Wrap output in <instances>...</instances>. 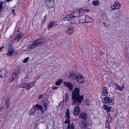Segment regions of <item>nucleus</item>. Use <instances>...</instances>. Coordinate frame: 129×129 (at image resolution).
<instances>
[{"mask_svg": "<svg viewBox=\"0 0 129 129\" xmlns=\"http://www.w3.org/2000/svg\"><path fill=\"white\" fill-rule=\"evenodd\" d=\"M35 84V82H31L29 83H26L25 88L27 90H29L31 87H34Z\"/></svg>", "mask_w": 129, "mask_h": 129, "instance_id": "9b49d317", "label": "nucleus"}, {"mask_svg": "<svg viewBox=\"0 0 129 129\" xmlns=\"http://www.w3.org/2000/svg\"><path fill=\"white\" fill-rule=\"evenodd\" d=\"M1 71L2 74L1 77H5L6 76V74L7 73L6 70L5 69H3Z\"/></svg>", "mask_w": 129, "mask_h": 129, "instance_id": "393cba45", "label": "nucleus"}, {"mask_svg": "<svg viewBox=\"0 0 129 129\" xmlns=\"http://www.w3.org/2000/svg\"><path fill=\"white\" fill-rule=\"evenodd\" d=\"M121 6V4L117 2H114V5L111 6V8L113 10H115L116 9H119Z\"/></svg>", "mask_w": 129, "mask_h": 129, "instance_id": "6e6552de", "label": "nucleus"}, {"mask_svg": "<svg viewBox=\"0 0 129 129\" xmlns=\"http://www.w3.org/2000/svg\"><path fill=\"white\" fill-rule=\"evenodd\" d=\"M81 10L82 11V12H84V11H85V10H83V9H79V10Z\"/></svg>", "mask_w": 129, "mask_h": 129, "instance_id": "3c124183", "label": "nucleus"}, {"mask_svg": "<svg viewBox=\"0 0 129 129\" xmlns=\"http://www.w3.org/2000/svg\"><path fill=\"white\" fill-rule=\"evenodd\" d=\"M102 93L103 95L104 96H106L108 95V93L106 87H104L103 88Z\"/></svg>", "mask_w": 129, "mask_h": 129, "instance_id": "6ab92c4d", "label": "nucleus"}, {"mask_svg": "<svg viewBox=\"0 0 129 129\" xmlns=\"http://www.w3.org/2000/svg\"><path fill=\"white\" fill-rule=\"evenodd\" d=\"M65 101L66 102L68 101V98L69 97L67 93H66L65 94Z\"/></svg>", "mask_w": 129, "mask_h": 129, "instance_id": "4c0bfd02", "label": "nucleus"}, {"mask_svg": "<svg viewBox=\"0 0 129 129\" xmlns=\"http://www.w3.org/2000/svg\"><path fill=\"white\" fill-rule=\"evenodd\" d=\"M66 117L67 118H70L69 115V110L68 109L66 113Z\"/></svg>", "mask_w": 129, "mask_h": 129, "instance_id": "f704fd0d", "label": "nucleus"}, {"mask_svg": "<svg viewBox=\"0 0 129 129\" xmlns=\"http://www.w3.org/2000/svg\"><path fill=\"white\" fill-rule=\"evenodd\" d=\"M85 103L86 106H88L91 104V102L90 100L87 99L85 101Z\"/></svg>", "mask_w": 129, "mask_h": 129, "instance_id": "7c9ffc66", "label": "nucleus"}, {"mask_svg": "<svg viewBox=\"0 0 129 129\" xmlns=\"http://www.w3.org/2000/svg\"><path fill=\"white\" fill-rule=\"evenodd\" d=\"M69 15H71V18H73V17L74 18H77L80 15V13L78 11L75 12Z\"/></svg>", "mask_w": 129, "mask_h": 129, "instance_id": "f3484780", "label": "nucleus"}, {"mask_svg": "<svg viewBox=\"0 0 129 129\" xmlns=\"http://www.w3.org/2000/svg\"><path fill=\"white\" fill-rule=\"evenodd\" d=\"M18 54L17 52L14 49L10 48L8 50L7 54L9 56H13L17 55Z\"/></svg>", "mask_w": 129, "mask_h": 129, "instance_id": "20e7f679", "label": "nucleus"}, {"mask_svg": "<svg viewBox=\"0 0 129 129\" xmlns=\"http://www.w3.org/2000/svg\"><path fill=\"white\" fill-rule=\"evenodd\" d=\"M4 48L3 47H1L0 48V51H1Z\"/></svg>", "mask_w": 129, "mask_h": 129, "instance_id": "8fccbe9b", "label": "nucleus"}, {"mask_svg": "<svg viewBox=\"0 0 129 129\" xmlns=\"http://www.w3.org/2000/svg\"><path fill=\"white\" fill-rule=\"evenodd\" d=\"M72 16L71 15H68L63 19L62 25L65 27H67L69 25H71L70 23V20Z\"/></svg>", "mask_w": 129, "mask_h": 129, "instance_id": "7ed1b4c3", "label": "nucleus"}, {"mask_svg": "<svg viewBox=\"0 0 129 129\" xmlns=\"http://www.w3.org/2000/svg\"><path fill=\"white\" fill-rule=\"evenodd\" d=\"M39 109L43 113L44 111L42 105L39 104L33 106L31 109L28 112V114L30 115H34L39 116Z\"/></svg>", "mask_w": 129, "mask_h": 129, "instance_id": "f03ea898", "label": "nucleus"}, {"mask_svg": "<svg viewBox=\"0 0 129 129\" xmlns=\"http://www.w3.org/2000/svg\"><path fill=\"white\" fill-rule=\"evenodd\" d=\"M85 20V23H86L92 22L93 21V19H92L90 17L87 15Z\"/></svg>", "mask_w": 129, "mask_h": 129, "instance_id": "aec40b11", "label": "nucleus"}, {"mask_svg": "<svg viewBox=\"0 0 129 129\" xmlns=\"http://www.w3.org/2000/svg\"><path fill=\"white\" fill-rule=\"evenodd\" d=\"M113 100L108 97H105L102 101V102L105 104H108L109 105H113L114 103Z\"/></svg>", "mask_w": 129, "mask_h": 129, "instance_id": "39448f33", "label": "nucleus"}, {"mask_svg": "<svg viewBox=\"0 0 129 129\" xmlns=\"http://www.w3.org/2000/svg\"><path fill=\"white\" fill-rule=\"evenodd\" d=\"M46 5L49 8L53 7L54 5V0H47Z\"/></svg>", "mask_w": 129, "mask_h": 129, "instance_id": "1a4fd4ad", "label": "nucleus"}, {"mask_svg": "<svg viewBox=\"0 0 129 129\" xmlns=\"http://www.w3.org/2000/svg\"><path fill=\"white\" fill-rule=\"evenodd\" d=\"M79 117L84 120H86L87 117V114L85 112H83L80 113Z\"/></svg>", "mask_w": 129, "mask_h": 129, "instance_id": "4468645a", "label": "nucleus"}, {"mask_svg": "<svg viewBox=\"0 0 129 129\" xmlns=\"http://www.w3.org/2000/svg\"><path fill=\"white\" fill-rule=\"evenodd\" d=\"M27 75H25V77H24V79H25L27 77Z\"/></svg>", "mask_w": 129, "mask_h": 129, "instance_id": "5fc2aeb1", "label": "nucleus"}, {"mask_svg": "<svg viewBox=\"0 0 129 129\" xmlns=\"http://www.w3.org/2000/svg\"><path fill=\"white\" fill-rule=\"evenodd\" d=\"M74 29V27H71L69 28L67 30L68 33L70 35H72L73 34V32Z\"/></svg>", "mask_w": 129, "mask_h": 129, "instance_id": "b1692460", "label": "nucleus"}, {"mask_svg": "<svg viewBox=\"0 0 129 129\" xmlns=\"http://www.w3.org/2000/svg\"><path fill=\"white\" fill-rule=\"evenodd\" d=\"M34 42H36L35 43L37 46L44 43L45 42V40L44 39L40 38L35 41Z\"/></svg>", "mask_w": 129, "mask_h": 129, "instance_id": "ddd939ff", "label": "nucleus"}, {"mask_svg": "<svg viewBox=\"0 0 129 129\" xmlns=\"http://www.w3.org/2000/svg\"><path fill=\"white\" fill-rule=\"evenodd\" d=\"M90 0H88V1H90Z\"/></svg>", "mask_w": 129, "mask_h": 129, "instance_id": "4d7b16f0", "label": "nucleus"}, {"mask_svg": "<svg viewBox=\"0 0 129 129\" xmlns=\"http://www.w3.org/2000/svg\"><path fill=\"white\" fill-rule=\"evenodd\" d=\"M46 16H45L44 17V22L45 21V20H46Z\"/></svg>", "mask_w": 129, "mask_h": 129, "instance_id": "de8ad7c7", "label": "nucleus"}, {"mask_svg": "<svg viewBox=\"0 0 129 129\" xmlns=\"http://www.w3.org/2000/svg\"><path fill=\"white\" fill-rule=\"evenodd\" d=\"M3 8V2H0V12L2 10Z\"/></svg>", "mask_w": 129, "mask_h": 129, "instance_id": "a19ab883", "label": "nucleus"}, {"mask_svg": "<svg viewBox=\"0 0 129 129\" xmlns=\"http://www.w3.org/2000/svg\"><path fill=\"white\" fill-rule=\"evenodd\" d=\"M67 128V129H74V125L73 123L72 122L68 124Z\"/></svg>", "mask_w": 129, "mask_h": 129, "instance_id": "a878e982", "label": "nucleus"}, {"mask_svg": "<svg viewBox=\"0 0 129 129\" xmlns=\"http://www.w3.org/2000/svg\"><path fill=\"white\" fill-rule=\"evenodd\" d=\"M12 0H6V1L7 2H9L11 1Z\"/></svg>", "mask_w": 129, "mask_h": 129, "instance_id": "603ef678", "label": "nucleus"}, {"mask_svg": "<svg viewBox=\"0 0 129 129\" xmlns=\"http://www.w3.org/2000/svg\"><path fill=\"white\" fill-rule=\"evenodd\" d=\"M103 108L106 111H107L108 112H109L112 111L113 108L111 107H108L107 105H104L103 106Z\"/></svg>", "mask_w": 129, "mask_h": 129, "instance_id": "412c9836", "label": "nucleus"}, {"mask_svg": "<svg viewBox=\"0 0 129 129\" xmlns=\"http://www.w3.org/2000/svg\"><path fill=\"white\" fill-rule=\"evenodd\" d=\"M76 81L77 83H82L84 81V79L83 76L80 74L77 75L76 77Z\"/></svg>", "mask_w": 129, "mask_h": 129, "instance_id": "423d86ee", "label": "nucleus"}, {"mask_svg": "<svg viewBox=\"0 0 129 129\" xmlns=\"http://www.w3.org/2000/svg\"><path fill=\"white\" fill-rule=\"evenodd\" d=\"M62 79H60L56 81L55 83V85L56 86H59L62 83Z\"/></svg>", "mask_w": 129, "mask_h": 129, "instance_id": "cd10ccee", "label": "nucleus"}, {"mask_svg": "<svg viewBox=\"0 0 129 129\" xmlns=\"http://www.w3.org/2000/svg\"><path fill=\"white\" fill-rule=\"evenodd\" d=\"M107 114L108 116L107 118V120L106 121H109V122H111L112 121V118L110 115V114L109 112L107 113Z\"/></svg>", "mask_w": 129, "mask_h": 129, "instance_id": "c85d7f7f", "label": "nucleus"}, {"mask_svg": "<svg viewBox=\"0 0 129 129\" xmlns=\"http://www.w3.org/2000/svg\"><path fill=\"white\" fill-rule=\"evenodd\" d=\"M114 88L115 89V90L118 89L120 91H122V87L119 86L117 84H115L113 85Z\"/></svg>", "mask_w": 129, "mask_h": 129, "instance_id": "4be33fe9", "label": "nucleus"}, {"mask_svg": "<svg viewBox=\"0 0 129 129\" xmlns=\"http://www.w3.org/2000/svg\"><path fill=\"white\" fill-rule=\"evenodd\" d=\"M18 76V74L16 73H12L10 75L9 78V82H12L15 80Z\"/></svg>", "mask_w": 129, "mask_h": 129, "instance_id": "0eeeda50", "label": "nucleus"}, {"mask_svg": "<svg viewBox=\"0 0 129 129\" xmlns=\"http://www.w3.org/2000/svg\"><path fill=\"white\" fill-rule=\"evenodd\" d=\"M58 88V87H53L52 88V89L53 90H56V89H57Z\"/></svg>", "mask_w": 129, "mask_h": 129, "instance_id": "a18cd8bd", "label": "nucleus"}, {"mask_svg": "<svg viewBox=\"0 0 129 129\" xmlns=\"http://www.w3.org/2000/svg\"><path fill=\"white\" fill-rule=\"evenodd\" d=\"M104 24L105 26L106 27H107L108 26V25L106 23H104Z\"/></svg>", "mask_w": 129, "mask_h": 129, "instance_id": "49530a36", "label": "nucleus"}, {"mask_svg": "<svg viewBox=\"0 0 129 129\" xmlns=\"http://www.w3.org/2000/svg\"><path fill=\"white\" fill-rule=\"evenodd\" d=\"M29 58L28 57H27L25 58L23 61V62L24 63H25L27 62Z\"/></svg>", "mask_w": 129, "mask_h": 129, "instance_id": "ea45409f", "label": "nucleus"}, {"mask_svg": "<svg viewBox=\"0 0 129 129\" xmlns=\"http://www.w3.org/2000/svg\"><path fill=\"white\" fill-rule=\"evenodd\" d=\"M2 73V72L0 70V77H1V74Z\"/></svg>", "mask_w": 129, "mask_h": 129, "instance_id": "864d4df0", "label": "nucleus"}, {"mask_svg": "<svg viewBox=\"0 0 129 129\" xmlns=\"http://www.w3.org/2000/svg\"><path fill=\"white\" fill-rule=\"evenodd\" d=\"M80 89L78 88H75L73 91L72 95V99L73 101L72 105H76L73 112V114L75 116H77L80 112V110L78 105L80 104L84 99L83 96L80 95Z\"/></svg>", "mask_w": 129, "mask_h": 129, "instance_id": "f257e3e1", "label": "nucleus"}, {"mask_svg": "<svg viewBox=\"0 0 129 129\" xmlns=\"http://www.w3.org/2000/svg\"><path fill=\"white\" fill-rule=\"evenodd\" d=\"M99 3V2L98 1H94L93 2V4L96 6L98 5Z\"/></svg>", "mask_w": 129, "mask_h": 129, "instance_id": "e433bc0d", "label": "nucleus"}, {"mask_svg": "<svg viewBox=\"0 0 129 129\" xmlns=\"http://www.w3.org/2000/svg\"><path fill=\"white\" fill-rule=\"evenodd\" d=\"M64 85L67 87L70 91H72L73 88V85L71 83L69 82H63Z\"/></svg>", "mask_w": 129, "mask_h": 129, "instance_id": "9d476101", "label": "nucleus"}, {"mask_svg": "<svg viewBox=\"0 0 129 129\" xmlns=\"http://www.w3.org/2000/svg\"><path fill=\"white\" fill-rule=\"evenodd\" d=\"M122 87L123 88H124V86L123 85H122Z\"/></svg>", "mask_w": 129, "mask_h": 129, "instance_id": "6e6d98bb", "label": "nucleus"}, {"mask_svg": "<svg viewBox=\"0 0 129 129\" xmlns=\"http://www.w3.org/2000/svg\"><path fill=\"white\" fill-rule=\"evenodd\" d=\"M80 126L83 128H85L87 127V124L86 122L85 121H82L80 122Z\"/></svg>", "mask_w": 129, "mask_h": 129, "instance_id": "a211bd4d", "label": "nucleus"}, {"mask_svg": "<svg viewBox=\"0 0 129 129\" xmlns=\"http://www.w3.org/2000/svg\"><path fill=\"white\" fill-rule=\"evenodd\" d=\"M54 22H50L49 23L48 26V28L49 29H50L53 25Z\"/></svg>", "mask_w": 129, "mask_h": 129, "instance_id": "72a5a7b5", "label": "nucleus"}, {"mask_svg": "<svg viewBox=\"0 0 129 129\" xmlns=\"http://www.w3.org/2000/svg\"><path fill=\"white\" fill-rule=\"evenodd\" d=\"M26 83L23 82L20 84L19 85V87L21 88H25Z\"/></svg>", "mask_w": 129, "mask_h": 129, "instance_id": "2f4dec72", "label": "nucleus"}, {"mask_svg": "<svg viewBox=\"0 0 129 129\" xmlns=\"http://www.w3.org/2000/svg\"><path fill=\"white\" fill-rule=\"evenodd\" d=\"M78 18H74L73 17L71 18L70 20V23L71 25L76 23L78 22Z\"/></svg>", "mask_w": 129, "mask_h": 129, "instance_id": "2eb2a0df", "label": "nucleus"}, {"mask_svg": "<svg viewBox=\"0 0 129 129\" xmlns=\"http://www.w3.org/2000/svg\"><path fill=\"white\" fill-rule=\"evenodd\" d=\"M43 98L44 97L43 95H40L39 96V99H43Z\"/></svg>", "mask_w": 129, "mask_h": 129, "instance_id": "79ce46f5", "label": "nucleus"}, {"mask_svg": "<svg viewBox=\"0 0 129 129\" xmlns=\"http://www.w3.org/2000/svg\"><path fill=\"white\" fill-rule=\"evenodd\" d=\"M10 99L9 97H7L6 99V104L7 105V107H8V106L9 105V101Z\"/></svg>", "mask_w": 129, "mask_h": 129, "instance_id": "473e14b6", "label": "nucleus"}, {"mask_svg": "<svg viewBox=\"0 0 129 129\" xmlns=\"http://www.w3.org/2000/svg\"><path fill=\"white\" fill-rule=\"evenodd\" d=\"M35 43L34 41L32 44L28 46V48L32 49L35 48L37 46Z\"/></svg>", "mask_w": 129, "mask_h": 129, "instance_id": "5701e85b", "label": "nucleus"}, {"mask_svg": "<svg viewBox=\"0 0 129 129\" xmlns=\"http://www.w3.org/2000/svg\"><path fill=\"white\" fill-rule=\"evenodd\" d=\"M111 122H109V121H106L105 123V127L106 128H108L109 127L110 124Z\"/></svg>", "mask_w": 129, "mask_h": 129, "instance_id": "c9c22d12", "label": "nucleus"}, {"mask_svg": "<svg viewBox=\"0 0 129 129\" xmlns=\"http://www.w3.org/2000/svg\"><path fill=\"white\" fill-rule=\"evenodd\" d=\"M14 10L12 9V12L13 13V15L14 16H15L16 15V14L14 12Z\"/></svg>", "mask_w": 129, "mask_h": 129, "instance_id": "c03bdc74", "label": "nucleus"}, {"mask_svg": "<svg viewBox=\"0 0 129 129\" xmlns=\"http://www.w3.org/2000/svg\"><path fill=\"white\" fill-rule=\"evenodd\" d=\"M86 15L83 14L80 15L79 17V21L81 23H83L85 22Z\"/></svg>", "mask_w": 129, "mask_h": 129, "instance_id": "f8f14e48", "label": "nucleus"}, {"mask_svg": "<svg viewBox=\"0 0 129 129\" xmlns=\"http://www.w3.org/2000/svg\"><path fill=\"white\" fill-rule=\"evenodd\" d=\"M63 101H64V100H63L62 102H60V103L59 104V106L60 105H61V106L63 105Z\"/></svg>", "mask_w": 129, "mask_h": 129, "instance_id": "37998d69", "label": "nucleus"}, {"mask_svg": "<svg viewBox=\"0 0 129 129\" xmlns=\"http://www.w3.org/2000/svg\"><path fill=\"white\" fill-rule=\"evenodd\" d=\"M23 34L22 33H20L19 34L17 35L16 37L14 39L15 42H18L19 40L23 36Z\"/></svg>", "mask_w": 129, "mask_h": 129, "instance_id": "dca6fc26", "label": "nucleus"}, {"mask_svg": "<svg viewBox=\"0 0 129 129\" xmlns=\"http://www.w3.org/2000/svg\"><path fill=\"white\" fill-rule=\"evenodd\" d=\"M85 11L86 12H89L90 11V10H88V9H86L85 10Z\"/></svg>", "mask_w": 129, "mask_h": 129, "instance_id": "09e8293b", "label": "nucleus"}, {"mask_svg": "<svg viewBox=\"0 0 129 129\" xmlns=\"http://www.w3.org/2000/svg\"><path fill=\"white\" fill-rule=\"evenodd\" d=\"M65 123H68V124L70 123V122L69 119L68 118L64 122Z\"/></svg>", "mask_w": 129, "mask_h": 129, "instance_id": "58836bf2", "label": "nucleus"}, {"mask_svg": "<svg viewBox=\"0 0 129 129\" xmlns=\"http://www.w3.org/2000/svg\"><path fill=\"white\" fill-rule=\"evenodd\" d=\"M77 75L74 74L73 73H71L70 74V77L71 79H76V76Z\"/></svg>", "mask_w": 129, "mask_h": 129, "instance_id": "c756f323", "label": "nucleus"}, {"mask_svg": "<svg viewBox=\"0 0 129 129\" xmlns=\"http://www.w3.org/2000/svg\"><path fill=\"white\" fill-rule=\"evenodd\" d=\"M41 101L42 102H43V106H44V108L45 109V110H46L47 108V101H46V102L43 101H42V100H41Z\"/></svg>", "mask_w": 129, "mask_h": 129, "instance_id": "bb28decb", "label": "nucleus"}]
</instances>
